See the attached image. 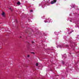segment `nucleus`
Masks as SVG:
<instances>
[{
	"label": "nucleus",
	"mask_w": 79,
	"mask_h": 79,
	"mask_svg": "<svg viewBox=\"0 0 79 79\" xmlns=\"http://www.w3.org/2000/svg\"><path fill=\"white\" fill-rule=\"evenodd\" d=\"M56 2V0H53L51 2V4H54V3H55Z\"/></svg>",
	"instance_id": "nucleus-1"
},
{
	"label": "nucleus",
	"mask_w": 79,
	"mask_h": 79,
	"mask_svg": "<svg viewBox=\"0 0 79 79\" xmlns=\"http://www.w3.org/2000/svg\"><path fill=\"white\" fill-rule=\"evenodd\" d=\"M2 16H3V17H4L5 18V12H3L1 14Z\"/></svg>",
	"instance_id": "nucleus-2"
},
{
	"label": "nucleus",
	"mask_w": 79,
	"mask_h": 79,
	"mask_svg": "<svg viewBox=\"0 0 79 79\" xmlns=\"http://www.w3.org/2000/svg\"><path fill=\"white\" fill-rule=\"evenodd\" d=\"M17 5H21V3H20V2H17Z\"/></svg>",
	"instance_id": "nucleus-3"
},
{
	"label": "nucleus",
	"mask_w": 79,
	"mask_h": 79,
	"mask_svg": "<svg viewBox=\"0 0 79 79\" xmlns=\"http://www.w3.org/2000/svg\"><path fill=\"white\" fill-rule=\"evenodd\" d=\"M32 43L33 45H34V44L35 43V42H34L32 41Z\"/></svg>",
	"instance_id": "nucleus-4"
},
{
	"label": "nucleus",
	"mask_w": 79,
	"mask_h": 79,
	"mask_svg": "<svg viewBox=\"0 0 79 79\" xmlns=\"http://www.w3.org/2000/svg\"><path fill=\"white\" fill-rule=\"evenodd\" d=\"M62 63L63 64H64V61H62Z\"/></svg>",
	"instance_id": "nucleus-5"
},
{
	"label": "nucleus",
	"mask_w": 79,
	"mask_h": 79,
	"mask_svg": "<svg viewBox=\"0 0 79 79\" xmlns=\"http://www.w3.org/2000/svg\"><path fill=\"white\" fill-rule=\"evenodd\" d=\"M32 11H33V10H30V12H32Z\"/></svg>",
	"instance_id": "nucleus-6"
},
{
	"label": "nucleus",
	"mask_w": 79,
	"mask_h": 79,
	"mask_svg": "<svg viewBox=\"0 0 79 79\" xmlns=\"http://www.w3.org/2000/svg\"><path fill=\"white\" fill-rule=\"evenodd\" d=\"M38 63H36V66H38Z\"/></svg>",
	"instance_id": "nucleus-7"
},
{
	"label": "nucleus",
	"mask_w": 79,
	"mask_h": 79,
	"mask_svg": "<svg viewBox=\"0 0 79 79\" xmlns=\"http://www.w3.org/2000/svg\"><path fill=\"white\" fill-rule=\"evenodd\" d=\"M31 53H33V54H34H34H35V53H34V52H31Z\"/></svg>",
	"instance_id": "nucleus-8"
},
{
	"label": "nucleus",
	"mask_w": 79,
	"mask_h": 79,
	"mask_svg": "<svg viewBox=\"0 0 79 79\" xmlns=\"http://www.w3.org/2000/svg\"><path fill=\"white\" fill-rule=\"evenodd\" d=\"M10 10H11V11H13V10H11V8H10Z\"/></svg>",
	"instance_id": "nucleus-9"
},
{
	"label": "nucleus",
	"mask_w": 79,
	"mask_h": 79,
	"mask_svg": "<svg viewBox=\"0 0 79 79\" xmlns=\"http://www.w3.org/2000/svg\"><path fill=\"white\" fill-rule=\"evenodd\" d=\"M27 57L28 58H29V55H28L27 56Z\"/></svg>",
	"instance_id": "nucleus-10"
},
{
	"label": "nucleus",
	"mask_w": 79,
	"mask_h": 79,
	"mask_svg": "<svg viewBox=\"0 0 79 79\" xmlns=\"http://www.w3.org/2000/svg\"><path fill=\"white\" fill-rule=\"evenodd\" d=\"M16 23H17V20H15V21Z\"/></svg>",
	"instance_id": "nucleus-11"
},
{
	"label": "nucleus",
	"mask_w": 79,
	"mask_h": 79,
	"mask_svg": "<svg viewBox=\"0 0 79 79\" xmlns=\"http://www.w3.org/2000/svg\"><path fill=\"white\" fill-rule=\"evenodd\" d=\"M60 47H61V45H60Z\"/></svg>",
	"instance_id": "nucleus-12"
},
{
	"label": "nucleus",
	"mask_w": 79,
	"mask_h": 79,
	"mask_svg": "<svg viewBox=\"0 0 79 79\" xmlns=\"http://www.w3.org/2000/svg\"><path fill=\"white\" fill-rule=\"evenodd\" d=\"M2 49V47H1V48H0V49Z\"/></svg>",
	"instance_id": "nucleus-13"
},
{
	"label": "nucleus",
	"mask_w": 79,
	"mask_h": 79,
	"mask_svg": "<svg viewBox=\"0 0 79 79\" xmlns=\"http://www.w3.org/2000/svg\"><path fill=\"white\" fill-rule=\"evenodd\" d=\"M70 22H71V20H70Z\"/></svg>",
	"instance_id": "nucleus-14"
},
{
	"label": "nucleus",
	"mask_w": 79,
	"mask_h": 79,
	"mask_svg": "<svg viewBox=\"0 0 79 79\" xmlns=\"http://www.w3.org/2000/svg\"><path fill=\"white\" fill-rule=\"evenodd\" d=\"M71 33H72V32H71Z\"/></svg>",
	"instance_id": "nucleus-15"
},
{
	"label": "nucleus",
	"mask_w": 79,
	"mask_h": 79,
	"mask_svg": "<svg viewBox=\"0 0 79 79\" xmlns=\"http://www.w3.org/2000/svg\"><path fill=\"white\" fill-rule=\"evenodd\" d=\"M67 47H68V46H67Z\"/></svg>",
	"instance_id": "nucleus-16"
},
{
	"label": "nucleus",
	"mask_w": 79,
	"mask_h": 79,
	"mask_svg": "<svg viewBox=\"0 0 79 79\" xmlns=\"http://www.w3.org/2000/svg\"><path fill=\"white\" fill-rule=\"evenodd\" d=\"M20 37H21V36Z\"/></svg>",
	"instance_id": "nucleus-17"
}]
</instances>
